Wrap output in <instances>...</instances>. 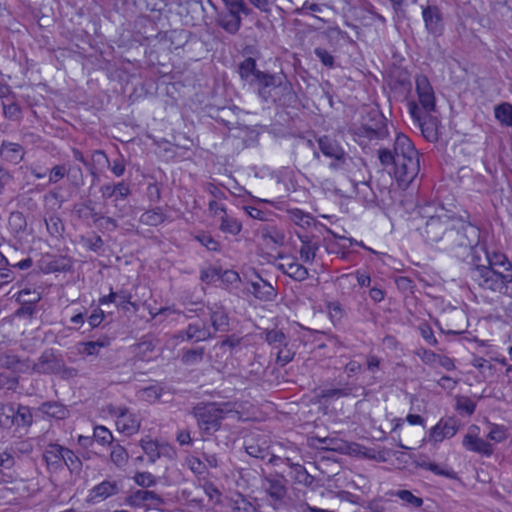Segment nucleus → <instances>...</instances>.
I'll use <instances>...</instances> for the list:
<instances>
[{
    "mask_svg": "<svg viewBox=\"0 0 512 512\" xmlns=\"http://www.w3.org/2000/svg\"><path fill=\"white\" fill-rule=\"evenodd\" d=\"M378 158L383 166L393 165L394 176L400 187L406 188L419 173V155L412 141L404 134L395 138L393 149L378 150Z\"/></svg>",
    "mask_w": 512,
    "mask_h": 512,
    "instance_id": "1",
    "label": "nucleus"
},
{
    "mask_svg": "<svg viewBox=\"0 0 512 512\" xmlns=\"http://www.w3.org/2000/svg\"><path fill=\"white\" fill-rule=\"evenodd\" d=\"M423 214L427 218L420 232L424 241L443 251L455 212L442 205H428L423 209Z\"/></svg>",
    "mask_w": 512,
    "mask_h": 512,
    "instance_id": "2",
    "label": "nucleus"
},
{
    "mask_svg": "<svg viewBox=\"0 0 512 512\" xmlns=\"http://www.w3.org/2000/svg\"><path fill=\"white\" fill-rule=\"evenodd\" d=\"M480 237L481 231L476 225L455 213L443 251L455 252L457 255L461 251H472V256L477 255V248L482 245Z\"/></svg>",
    "mask_w": 512,
    "mask_h": 512,
    "instance_id": "3",
    "label": "nucleus"
},
{
    "mask_svg": "<svg viewBox=\"0 0 512 512\" xmlns=\"http://www.w3.org/2000/svg\"><path fill=\"white\" fill-rule=\"evenodd\" d=\"M471 280L481 289L508 295L512 291V271L502 272L480 263L478 255L472 256Z\"/></svg>",
    "mask_w": 512,
    "mask_h": 512,
    "instance_id": "4",
    "label": "nucleus"
},
{
    "mask_svg": "<svg viewBox=\"0 0 512 512\" xmlns=\"http://www.w3.org/2000/svg\"><path fill=\"white\" fill-rule=\"evenodd\" d=\"M228 411L216 403H202L193 408L192 414L201 432L211 435L220 429L224 415Z\"/></svg>",
    "mask_w": 512,
    "mask_h": 512,
    "instance_id": "5",
    "label": "nucleus"
},
{
    "mask_svg": "<svg viewBox=\"0 0 512 512\" xmlns=\"http://www.w3.org/2000/svg\"><path fill=\"white\" fill-rule=\"evenodd\" d=\"M253 86H256L258 96L266 103L277 102L278 90L287 91L291 89V85L288 82H283L281 76L266 72L258 75V80Z\"/></svg>",
    "mask_w": 512,
    "mask_h": 512,
    "instance_id": "6",
    "label": "nucleus"
},
{
    "mask_svg": "<svg viewBox=\"0 0 512 512\" xmlns=\"http://www.w3.org/2000/svg\"><path fill=\"white\" fill-rule=\"evenodd\" d=\"M376 124L373 127L359 126L353 129L354 140L363 148L372 142L383 140L388 136L386 119L382 113H376Z\"/></svg>",
    "mask_w": 512,
    "mask_h": 512,
    "instance_id": "7",
    "label": "nucleus"
},
{
    "mask_svg": "<svg viewBox=\"0 0 512 512\" xmlns=\"http://www.w3.org/2000/svg\"><path fill=\"white\" fill-rule=\"evenodd\" d=\"M408 108L413 124L420 129L424 138L430 142L436 141L438 139V120L429 112L425 110L423 112L415 102H410Z\"/></svg>",
    "mask_w": 512,
    "mask_h": 512,
    "instance_id": "8",
    "label": "nucleus"
},
{
    "mask_svg": "<svg viewBox=\"0 0 512 512\" xmlns=\"http://www.w3.org/2000/svg\"><path fill=\"white\" fill-rule=\"evenodd\" d=\"M261 488L271 498L274 508H278L284 502L287 488L283 478L264 476L261 480Z\"/></svg>",
    "mask_w": 512,
    "mask_h": 512,
    "instance_id": "9",
    "label": "nucleus"
},
{
    "mask_svg": "<svg viewBox=\"0 0 512 512\" xmlns=\"http://www.w3.org/2000/svg\"><path fill=\"white\" fill-rule=\"evenodd\" d=\"M476 430H478V427L476 426L469 429L468 433L463 438V447L470 452H474L485 457L492 456L494 453L493 445L488 440L479 437Z\"/></svg>",
    "mask_w": 512,
    "mask_h": 512,
    "instance_id": "10",
    "label": "nucleus"
},
{
    "mask_svg": "<svg viewBox=\"0 0 512 512\" xmlns=\"http://www.w3.org/2000/svg\"><path fill=\"white\" fill-rule=\"evenodd\" d=\"M296 236L301 242L299 249L300 259L307 264H312L320 248L319 238L315 235L296 232Z\"/></svg>",
    "mask_w": 512,
    "mask_h": 512,
    "instance_id": "11",
    "label": "nucleus"
},
{
    "mask_svg": "<svg viewBox=\"0 0 512 512\" xmlns=\"http://www.w3.org/2000/svg\"><path fill=\"white\" fill-rule=\"evenodd\" d=\"M422 17L428 33L439 36L443 33L444 22L441 10L438 6L428 5L422 9Z\"/></svg>",
    "mask_w": 512,
    "mask_h": 512,
    "instance_id": "12",
    "label": "nucleus"
},
{
    "mask_svg": "<svg viewBox=\"0 0 512 512\" xmlns=\"http://www.w3.org/2000/svg\"><path fill=\"white\" fill-rule=\"evenodd\" d=\"M63 359L52 349L45 350L34 364L33 369L40 374H58Z\"/></svg>",
    "mask_w": 512,
    "mask_h": 512,
    "instance_id": "13",
    "label": "nucleus"
},
{
    "mask_svg": "<svg viewBox=\"0 0 512 512\" xmlns=\"http://www.w3.org/2000/svg\"><path fill=\"white\" fill-rule=\"evenodd\" d=\"M416 92L419 102L426 112L435 109V95L433 88L425 75H417L415 79Z\"/></svg>",
    "mask_w": 512,
    "mask_h": 512,
    "instance_id": "14",
    "label": "nucleus"
},
{
    "mask_svg": "<svg viewBox=\"0 0 512 512\" xmlns=\"http://www.w3.org/2000/svg\"><path fill=\"white\" fill-rule=\"evenodd\" d=\"M116 426L120 432L126 435H133L138 432L140 428V420L138 417L131 413L126 407H118L115 410Z\"/></svg>",
    "mask_w": 512,
    "mask_h": 512,
    "instance_id": "15",
    "label": "nucleus"
},
{
    "mask_svg": "<svg viewBox=\"0 0 512 512\" xmlns=\"http://www.w3.org/2000/svg\"><path fill=\"white\" fill-rule=\"evenodd\" d=\"M122 491V481L106 479L95 485L91 490L89 497L93 501H103L110 497L118 495Z\"/></svg>",
    "mask_w": 512,
    "mask_h": 512,
    "instance_id": "16",
    "label": "nucleus"
},
{
    "mask_svg": "<svg viewBox=\"0 0 512 512\" xmlns=\"http://www.w3.org/2000/svg\"><path fill=\"white\" fill-rule=\"evenodd\" d=\"M176 337L182 341L200 342L213 338L214 333L205 324L190 323L185 329L179 331Z\"/></svg>",
    "mask_w": 512,
    "mask_h": 512,
    "instance_id": "17",
    "label": "nucleus"
},
{
    "mask_svg": "<svg viewBox=\"0 0 512 512\" xmlns=\"http://www.w3.org/2000/svg\"><path fill=\"white\" fill-rule=\"evenodd\" d=\"M457 431V422L453 418L440 420L434 427L431 428L429 440L435 443L442 442L446 438L453 437Z\"/></svg>",
    "mask_w": 512,
    "mask_h": 512,
    "instance_id": "18",
    "label": "nucleus"
},
{
    "mask_svg": "<svg viewBox=\"0 0 512 512\" xmlns=\"http://www.w3.org/2000/svg\"><path fill=\"white\" fill-rule=\"evenodd\" d=\"M329 168L335 172L350 177L351 175L355 174V172L359 169V166L355 159L351 157L346 151H344L331 159Z\"/></svg>",
    "mask_w": 512,
    "mask_h": 512,
    "instance_id": "19",
    "label": "nucleus"
},
{
    "mask_svg": "<svg viewBox=\"0 0 512 512\" xmlns=\"http://www.w3.org/2000/svg\"><path fill=\"white\" fill-rule=\"evenodd\" d=\"M25 156V149L19 143L3 140L0 145V158L7 163L17 165Z\"/></svg>",
    "mask_w": 512,
    "mask_h": 512,
    "instance_id": "20",
    "label": "nucleus"
},
{
    "mask_svg": "<svg viewBox=\"0 0 512 512\" xmlns=\"http://www.w3.org/2000/svg\"><path fill=\"white\" fill-rule=\"evenodd\" d=\"M127 502L133 506L151 505L153 507H159L164 504V500L160 495L154 491L140 489L134 491L127 498Z\"/></svg>",
    "mask_w": 512,
    "mask_h": 512,
    "instance_id": "21",
    "label": "nucleus"
},
{
    "mask_svg": "<svg viewBox=\"0 0 512 512\" xmlns=\"http://www.w3.org/2000/svg\"><path fill=\"white\" fill-rule=\"evenodd\" d=\"M278 269L295 281H304L308 278V269L295 258H284V262L278 265Z\"/></svg>",
    "mask_w": 512,
    "mask_h": 512,
    "instance_id": "22",
    "label": "nucleus"
},
{
    "mask_svg": "<svg viewBox=\"0 0 512 512\" xmlns=\"http://www.w3.org/2000/svg\"><path fill=\"white\" fill-rule=\"evenodd\" d=\"M247 290L251 292L255 298L262 301H271L276 296L274 287L258 275L255 281L249 283Z\"/></svg>",
    "mask_w": 512,
    "mask_h": 512,
    "instance_id": "23",
    "label": "nucleus"
},
{
    "mask_svg": "<svg viewBox=\"0 0 512 512\" xmlns=\"http://www.w3.org/2000/svg\"><path fill=\"white\" fill-rule=\"evenodd\" d=\"M208 310L210 314V322L215 332H226L229 330V317L225 308L218 304L214 303L212 305H208Z\"/></svg>",
    "mask_w": 512,
    "mask_h": 512,
    "instance_id": "24",
    "label": "nucleus"
},
{
    "mask_svg": "<svg viewBox=\"0 0 512 512\" xmlns=\"http://www.w3.org/2000/svg\"><path fill=\"white\" fill-rule=\"evenodd\" d=\"M480 249L485 254L487 261V264H485L486 267H491L502 272L510 273V271H512V264L505 254L496 251H489L484 245H481Z\"/></svg>",
    "mask_w": 512,
    "mask_h": 512,
    "instance_id": "25",
    "label": "nucleus"
},
{
    "mask_svg": "<svg viewBox=\"0 0 512 512\" xmlns=\"http://www.w3.org/2000/svg\"><path fill=\"white\" fill-rule=\"evenodd\" d=\"M238 73L241 80L245 81L251 86H253V84L258 80V75L264 74L263 71L257 69L256 60L252 57L245 58L239 64Z\"/></svg>",
    "mask_w": 512,
    "mask_h": 512,
    "instance_id": "26",
    "label": "nucleus"
},
{
    "mask_svg": "<svg viewBox=\"0 0 512 512\" xmlns=\"http://www.w3.org/2000/svg\"><path fill=\"white\" fill-rule=\"evenodd\" d=\"M63 448L59 444H49L43 453L47 467L51 471H57L63 467Z\"/></svg>",
    "mask_w": 512,
    "mask_h": 512,
    "instance_id": "27",
    "label": "nucleus"
},
{
    "mask_svg": "<svg viewBox=\"0 0 512 512\" xmlns=\"http://www.w3.org/2000/svg\"><path fill=\"white\" fill-rule=\"evenodd\" d=\"M287 215L292 223H294L295 225L299 226L302 229H308L311 227L316 228L318 225H321L314 219V217L310 213L304 212L303 210L298 208L287 209Z\"/></svg>",
    "mask_w": 512,
    "mask_h": 512,
    "instance_id": "28",
    "label": "nucleus"
},
{
    "mask_svg": "<svg viewBox=\"0 0 512 512\" xmlns=\"http://www.w3.org/2000/svg\"><path fill=\"white\" fill-rule=\"evenodd\" d=\"M216 22L227 33L234 35L241 27L242 18L239 15L222 11L218 13Z\"/></svg>",
    "mask_w": 512,
    "mask_h": 512,
    "instance_id": "29",
    "label": "nucleus"
},
{
    "mask_svg": "<svg viewBox=\"0 0 512 512\" xmlns=\"http://www.w3.org/2000/svg\"><path fill=\"white\" fill-rule=\"evenodd\" d=\"M111 339L108 336H103L95 341L79 342L76 346L78 354L83 356L98 355L101 348L108 347Z\"/></svg>",
    "mask_w": 512,
    "mask_h": 512,
    "instance_id": "30",
    "label": "nucleus"
},
{
    "mask_svg": "<svg viewBox=\"0 0 512 512\" xmlns=\"http://www.w3.org/2000/svg\"><path fill=\"white\" fill-rule=\"evenodd\" d=\"M317 142L321 153L330 159H333L345 151L337 140L327 135L320 137Z\"/></svg>",
    "mask_w": 512,
    "mask_h": 512,
    "instance_id": "31",
    "label": "nucleus"
},
{
    "mask_svg": "<svg viewBox=\"0 0 512 512\" xmlns=\"http://www.w3.org/2000/svg\"><path fill=\"white\" fill-rule=\"evenodd\" d=\"M39 411L50 418L62 420L68 417V409L56 401L44 402L39 406Z\"/></svg>",
    "mask_w": 512,
    "mask_h": 512,
    "instance_id": "32",
    "label": "nucleus"
},
{
    "mask_svg": "<svg viewBox=\"0 0 512 512\" xmlns=\"http://www.w3.org/2000/svg\"><path fill=\"white\" fill-rule=\"evenodd\" d=\"M140 445L151 463H154L161 456L165 455V450L168 449L167 445L159 444L151 439H142Z\"/></svg>",
    "mask_w": 512,
    "mask_h": 512,
    "instance_id": "33",
    "label": "nucleus"
},
{
    "mask_svg": "<svg viewBox=\"0 0 512 512\" xmlns=\"http://www.w3.org/2000/svg\"><path fill=\"white\" fill-rule=\"evenodd\" d=\"M263 333L265 341L274 349L288 347V337L281 329H266Z\"/></svg>",
    "mask_w": 512,
    "mask_h": 512,
    "instance_id": "34",
    "label": "nucleus"
},
{
    "mask_svg": "<svg viewBox=\"0 0 512 512\" xmlns=\"http://www.w3.org/2000/svg\"><path fill=\"white\" fill-rule=\"evenodd\" d=\"M33 424V415L30 407L22 404H17L15 410L14 426L17 429L27 430Z\"/></svg>",
    "mask_w": 512,
    "mask_h": 512,
    "instance_id": "35",
    "label": "nucleus"
},
{
    "mask_svg": "<svg viewBox=\"0 0 512 512\" xmlns=\"http://www.w3.org/2000/svg\"><path fill=\"white\" fill-rule=\"evenodd\" d=\"M17 404L7 402L0 403V427L9 430L14 427L15 410Z\"/></svg>",
    "mask_w": 512,
    "mask_h": 512,
    "instance_id": "36",
    "label": "nucleus"
},
{
    "mask_svg": "<svg viewBox=\"0 0 512 512\" xmlns=\"http://www.w3.org/2000/svg\"><path fill=\"white\" fill-rule=\"evenodd\" d=\"M204 353V347L182 349L180 360L184 365L187 366L197 365L202 362L204 358Z\"/></svg>",
    "mask_w": 512,
    "mask_h": 512,
    "instance_id": "37",
    "label": "nucleus"
},
{
    "mask_svg": "<svg viewBox=\"0 0 512 512\" xmlns=\"http://www.w3.org/2000/svg\"><path fill=\"white\" fill-rule=\"evenodd\" d=\"M219 220V228L223 233L238 235L242 230L241 222L229 214H223V217H221Z\"/></svg>",
    "mask_w": 512,
    "mask_h": 512,
    "instance_id": "38",
    "label": "nucleus"
},
{
    "mask_svg": "<svg viewBox=\"0 0 512 512\" xmlns=\"http://www.w3.org/2000/svg\"><path fill=\"white\" fill-rule=\"evenodd\" d=\"M166 220V215L160 207L145 211L140 216V222L149 226H158Z\"/></svg>",
    "mask_w": 512,
    "mask_h": 512,
    "instance_id": "39",
    "label": "nucleus"
},
{
    "mask_svg": "<svg viewBox=\"0 0 512 512\" xmlns=\"http://www.w3.org/2000/svg\"><path fill=\"white\" fill-rule=\"evenodd\" d=\"M156 343L153 339H148L144 337L139 343L134 346L135 356L141 360L145 361L148 359L149 355L155 350Z\"/></svg>",
    "mask_w": 512,
    "mask_h": 512,
    "instance_id": "40",
    "label": "nucleus"
},
{
    "mask_svg": "<svg viewBox=\"0 0 512 512\" xmlns=\"http://www.w3.org/2000/svg\"><path fill=\"white\" fill-rule=\"evenodd\" d=\"M40 299V295L35 294V297L33 299L20 302L22 305L15 311L14 316L19 318L23 317L31 319L36 311V303H38Z\"/></svg>",
    "mask_w": 512,
    "mask_h": 512,
    "instance_id": "41",
    "label": "nucleus"
},
{
    "mask_svg": "<svg viewBox=\"0 0 512 512\" xmlns=\"http://www.w3.org/2000/svg\"><path fill=\"white\" fill-rule=\"evenodd\" d=\"M390 496H395L401 499L404 503L407 505L413 507V508H419L423 505V499L415 496L411 491L409 490H396L389 492Z\"/></svg>",
    "mask_w": 512,
    "mask_h": 512,
    "instance_id": "42",
    "label": "nucleus"
},
{
    "mask_svg": "<svg viewBox=\"0 0 512 512\" xmlns=\"http://www.w3.org/2000/svg\"><path fill=\"white\" fill-rule=\"evenodd\" d=\"M508 428L505 425L489 423L487 439L495 443L504 442L508 438Z\"/></svg>",
    "mask_w": 512,
    "mask_h": 512,
    "instance_id": "43",
    "label": "nucleus"
},
{
    "mask_svg": "<svg viewBox=\"0 0 512 512\" xmlns=\"http://www.w3.org/2000/svg\"><path fill=\"white\" fill-rule=\"evenodd\" d=\"M63 464L69 469L71 473H79L82 469V462L80 458L70 449L63 448Z\"/></svg>",
    "mask_w": 512,
    "mask_h": 512,
    "instance_id": "44",
    "label": "nucleus"
},
{
    "mask_svg": "<svg viewBox=\"0 0 512 512\" xmlns=\"http://www.w3.org/2000/svg\"><path fill=\"white\" fill-rule=\"evenodd\" d=\"M352 394V388L348 385L342 388L322 389L319 393V398L323 400L338 399L348 397Z\"/></svg>",
    "mask_w": 512,
    "mask_h": 512,
    "instance_id": "45",
    "label": "nucleus"
},
{
    "mask_svg": "<svg viewBox=\"0 0 512 512\" xmlns=\"http://www.w3.org/2000/svg\"><path fill=\"white\" fill-rule=\"evenodd\" d=\"M110 459L113 464H115L119 468H122L127 464L129 454L123 446H121L120 444H115L112 446Z\"/></svg>",
    "mask_w": 512,
    "mask_h": 512,
    "instance_id": "46",
    "label": "nucleus"
},
{
    "mask_svg": "<svg viewBox=\"0 0 512 512\" xmlns=\"http://www.w3.org/2000/svg\"><path fill=\"white\" fill-rule=\"evenodd\" d=\"M225 4V12L236 14L241 16V14L249 15L251 9L246 5L244 0H222Z\"/></svg>",
    "mask_w": 512,
    "mask_h": 512,
    "instance_id": "47",
    "label": "nucleus"
},
{
    "mask_svg": "<svg viewBox=\"0 0 512 512\" xmlns=\"http://www.w3.org/2000/svg\"><path fill=\"white\" fill-rule=\"evenodd\" d=\"M245 450L248 455L258 459H265L269 455L268 446L264 441L262 444L251 441L245 445Z\"/></svg>",
    "mask_w": 512,
    "mask_h": 512,
    "instance_id": "48",
    "label": "nucleus"
},
{
    "mask_svg": "<svg viewBox=\"0 0 512 512\" xmlns=\"http://www.w3.org/2000/svg\"><path fill=\"white\" fill-rule=\"evenodd\" d=\"M495 117L502 124L512 127V105L502 103L495 108Z\"/></svg>",
    "mask_w": 512,
    "mask_h": 512,
    "instance_id": "49",
    "label": "nucleus"
},
{
    "mask_svg": "<svg viewBox=\"0 0 512 512\" xmlns=\"http://www.w3.org/2000/svg\"><path fill=\"white\" fill-rule=\"evenodd\" d=\"M293 478L295 482L306 487H313L315 482V478L307 472L303 465H295Z\"/></svg>",
    "mask_w": 512,
    "mask_h": 512,
    "instance_id": "50",
    "label": "nucleus"
},
{
    "mask_svg": "<svg viewBox=\"0 0 512 512\" xmlns=\"http://www.w3.org/2000/svg\"><path fill=\"white\" fill-rule=\"evenodd\" d=\"M46 227L48 233L53 237H58L64 231V225L62 220L56 216L51 215L49 218L45 219Z\"/></svg>",
    "mask_w": 512,
    "mask_h": 512,
    "instance_id": "51",
    "label": "nucleus"
},
{
    "mask_svg": "<svg viewBox=\"0 0 512 512\" xmlns=\"http://www.w3.org/2000/svg\"><path fill=\"white\" fill-rule=\"evenodd\" d=\"M72 170H77L81 174V168H67L65 165H55L49 172V183H57L65 177L66 174Z\"/></svg>",
    "mask_w": 512,
    "mask_h": 512,
    "instance_id": "52",
    "label": "nucleus"
},
{
    "mask_svg": "<svg viewBox=\"0 0 512 512\" xmlns=\"http://www.w3.org/2000/svg\"><path fill=\"white\" fill-rule=\"evenodd\" d=\"M93 439L101 445H110L113 442V435L106 427L96 426L93 432Z\"/></svg>",
    "mask_w": 512,
    "mask_h": 512,
    "instance_id": "53",
    "label": "nucleus"
},
{
    "mask_svg": "<svg viewBox=\"0 0 512 512\" xmlns=\"http://www.w3.org/2000/svg\"><path fill=\"white\" fill-rule=\"evenodd\" d=\"M456 409L459 411H463L468 415H472L476 409V403L472 401L469 397L460 396L457 397L456 400Z\"/></svg>",
    "mask_w": 512,
    "mask_h": 512,
    "instance_id": "54",
    "label": "nucleus"
},
{
    "mask_svg": "<svg viewBox=\"0 0 512 512\" xmlns=\"http://www.w3.org/2000/svg\"><path fill=\"white\" fill-rule=\"evenodd\" d=\"M314 53L324 66L328 68H333L335 66L334 56L326 49L317 47L314 49Z\"/></svg>",
    "mask_w": 512,
    "mask_h": 512,
    "instance_id": "55",
    "label": "nucleus"
},
{
    "mask_svg": "<svg viewBox=\"0 0 512 512\" xmlns=\"http://www.w3.org/2000/svg\"><path fill=\"white\" fill-rule=\"evenodd\" d=\"M137 485L147 488L156 484V478L150 472H137L134 476Z\"/></svg>",
    "mask_w": 512,
    "mask_h": 512,
    "instance_id": "56",
    "label": "nucleus"
},
{
    "mask_svg": "<svg viewBox=\"0 0 512 512\" xmlns=\"http://www.w3.org/2000/svg\"><path fill=\"white\" fill-rule=\"evenodd\" d=\"M14 464L15 459L12 451H10L8 448H0V472H2L5 469L12 468Z\"/></svg>",
    "mask_w": 512,
    "mask_h": 512,
    "instance_id": "57",
    "label": "nucleus"
},
{
    "mask_svg": "<svg viewBox=\"0 0 512 512\" xmlns=\"http://www.w3.org/2000/svg\"><path fill=\"white\" fill-rule=\"evenodd\" d=\"M428 471H431L435 475L444 476L449 479L457 478L456 472L453 471L451 468L447 466H440L434 462H432L431 465L428 467Z\"/></svg>",
    "mask_w": 512,
    "mask_h": 512,
    "instance_id": "58",
    "label": "nucleus"
},
{
    "mask_svg": "<svg viewBox=\"0 0 512 512\" xmlns=\"http://www.w3.org/2000/svg\"><path fill=\"white\" fill-rule=\"evenodd\" d=\"M196 239L209 251H219L220 244L209 234H201Z\"/></svg>",
    "mask_w": 512,
    "mask_h": 512,
    "instance_id": "59",
    "label": "nucleus"
},
{
    "mask_svg": "<svg viewBox=\"0 0 512 512\" xmlns=\"http://www.w3.org/2000/svg\"><path fill=\"white\" fill-rule=\"evenodd\" d=\"M18 385V380L15 377H11L7 374H0V388L9 391H15Z\"/></svg>",
    "mask_w": 512,
    "mask_h": 512,
    "instance_id": "60",
    "label": "nucleus"
},
{
    "mask_svg": "<svg viewBox=\"0 0 512 512\" xmlns=\"http://www.w3.org/2000/svg\"><path fill=\"white\" fill-rule=\"evenodd\" d=\"M439 355L440 354H436L435 352L427 349H420L417 351V356L423 363L429 366H432L437 362Z\"/></svg>",
    "mask_w": 512,
    "mask_h": 512,
    "instance_id": "61",
    "label": "nucleus"
},
{
    "mask_svg": "<svg viewBox=\"0 0 512 512\" xmlns=\"http://www.w3.org/2000/svg\"><path fill=\"white\" fill-rule=\"evenodd\" d=\"M115 190L116 199H114V202H117L118 200H124L131 194L130 185L125 181L115 183Z\"/></svg>",
    "mask_w": 512,
    "mask_h": 512,
    "instance_id": "62",
    "label": "nucleus"
},
{
    "mask_svg": "<svg viewBox=\"0 0 512 512\" xmlns=\"http://www.w3.org/2000/svg\"><path fill=\"white\" fill-rule=\"evenodd\" d=\"M3 113L8 119H17L20 116L21 109L18 104L12 103H3Z\"/></svg>",
    "mask_w": 512,
    "mask_h": 512,
    "instance_id": "63",
    "label": "nucleus"
},
{
    "mask_svg": "<svg viewBox=\"0 0 512 512\" xmlns=\"http://www.w3.org/2000/svg\"><path fill=\"white\" fill-rule=\"evenodd\" d=\"M221 281L226 285L235 286L240 282V276L236 271L225 270L221 274Z\"/></svg>",
    "mask_w": 512,
    "mask_h": 512,
    "instance_id": "64",
    "label": "nucleus"
}]
</instances>
